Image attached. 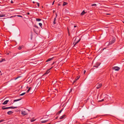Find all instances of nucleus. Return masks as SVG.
Wrapping results in <instances>:
<instances>
[{"label": "nucleus", "mask_w": 124, "mask_h": 124, "mask_svg": "<svg viewBox=\"0 0 124 124\" xmlns=\"http://www.w3.org/2000/svg\"><path fill=\"white\" fill-rule=\"evenodd\" d=\"M22 47L21 46H19V47H18V49L19 50H21L22 49Z\"/></svg>", "instance_id": "obj_27"}, {"label": "nucleus", "mask_w": 124, "mask_h": 124, "mask_svg": "<svg viewBox=\"0 0 124 124\" xmlns=\"http://www.w3.org/2000/svg\"><path fill=\"white\" fill-rule=\"evenodd\" d=\"M86 72V71L85 70H84V74H85V73Z\"/></svg>", "instance_id": "obj_38"}, {"label": "nucleus", "mask_w": 124, "mask_h": 124, "mask_svg": "<svg viewBox=\"0 0 124 124\" xmlns=\"http://www.w3.org/2000/svg\"><path fill=\"white\" fill-rule=\"evenodd\" d=\"M21 99H22V98H20V99H18L14 100V102H15L16 101H19L21 100Z\"/></svg>", "instance_id": "obj_15"}, {"label": "nucleus", "mask_w": 124, "mask_h": 124, "mask_svg": "<svg viewBox=\"0 0 124 124\" xmlns=\"http://www.w3.org/2000/svg\"><path fill=\"white\" fill-rule=\"evenodd\" d=\"M120 68L117 66H115L113 67L112 69L115 70L116 71H118L120 69Z\"/></svg>", "instance_id": "obj_4"}, {"label": "nucleus", "mask_w": 124, "mask_h": 124, "mask_svg": "<svg viewBox=\"0 0 124 124\" xmlns=\"http://www.w3.org/2000/svg\"><path fill=\"white\" fill-rule=\"evenodd\" d=\"M91 6H96L97 5L95 4H91Z\"/></svg>", "instance_id": "obj_21"}, {"label": "nucleus", "mask_w": 124, "mask_h": 124, "mask_svg": "<svg viewBox=\"0 0 124 124\" xmlns=\"http://www.w3.org/2000/svg\"><path fill=\"white\" fill-rule=\"evenodd\" d=\"M11 3H13V1L11 0Z\"/></svg>", "instance_id": "obj_42"}, {"label": "nucleus", "mask_w": 124, "mask_h": 124, "mask_svg": "<svg viewBox=\"0 0 124 124\" xmlns=\"http://www.w3.org/2000/svg\"><path fill=\"white\" fill-rule=\"evenodd\" d=\"M54 2H55V1H54H54H53V3H52V5H53L54 4Z\"/></svg>", "instance_id": "obj_43"}, {"label": "nucleus", "mask_w": 124, "mask_h": 124, "mask_svg": "<svg viewBox=\"0 0 124 124\" xmlns=\"http://www.w3.org/2000/svg\"><path fill=\"white\" fill-rule=\"evenodd\" d=\"M8 101H9V100H6V101H4V102H3L2 104L3 105L7 104Z\"/></svg>", "instance_id": "obj_7"}, {"label": "nucleus", "mask_w": 124, "mask_h": 124, "mask_svg": "<svg viewBox=\"0 0 124 124\" xmlns=\"http://www.w3.org/2000/svg\"><path fill=\"white\" fill-rule=\"evenodd\" d=\"M107 15H110V14H106Z\"/></svg>", "instance_id": "obj_45"}, {"label": "nucleus", "mask_w": 124, "mask_h": 124, "mask_svg": "<svg viewBox=\"0 0 124 124\" xmlns=\"http://www.w3.org/2000/svg\"><path fill=\"white\" fill-rule=\"evenodd\" d=\"M86 12H85L84 10H83L82 12L81 13L80 15L81 16H83L84 15L85 13H86Z\"/></svg>", "instance_id": "obj_10"}, {"label": "nucleus", "mask_w": 124, "mask_h": 124, "mask_svg": "<svg viewBox=\"0 0 124 124\" xmlns=\"http://www.w3.org/2000/svg\"><path fill=\"white\" fill-rule=\"evenodd\" d=\"M41 19L39 18H36V20L37 21H39L41 20Z\"/></svg>", "instance_id": "obj_20"}, {"label": "nucleus", "mask_w": 124, "mask_h": 124, "mask_svg": "<svg viewBox=\"0 0 124 124\" xmlns=\"http://www.w3.org/2000/svg\"><path fill=\"white\" fill-rule=\"evenodd\" d=\"M53 67H52L51 68H50V69H49L47 70L46 72V74H48L49 72H50V70Z\"/></svg>", "instance_id": "obj_13"}, {"label": "nucleus", "mask_w": 124, "mask_h": 124, "mask_svg": "<svg viewBox=\"0 0 124 124\" xmlns=\"http://www.w3.org/2000/svg\"><path fill=\"white\" fill-rule=\"evenodd\" d=\"M72 90V89H71V91Z\"/></svg>", "instance_id": "obj_54"}, {"label": "nucleus", "mask_w": 124, "mask_h": 124, "mask_svg": "<svg viewBox=\"0 0 124 124\" xmlns=\"http://www.w3.org/2000/svg\"><path fill=\"white\" fill-rule=\"evenodd\" d=\"M28 80V79H27V80Z\"/></svg>", "instance_id": "obj_56"}, {"label": "nucleus", "mask_w": 124, "mask_h": 124, "mask_svg": "<svg viewBox=\"0 0 124 124\" xmlns=\"http://www.w3.org/2000/svg\"><path fill=\"white\" fill-rule=\"evenodd\" d=\"M67 3L65 2H64L63 4L62 5L63 6H64L66 5H67Z\"/></svg>", "instance_id": "obj_19"}, {"label": "nucleus", "mask_w": 124, "mask_h": 124, "mask_svg": "<svg viewBox=\"0 0 124 124\" xmlns=\"http://www.w3.org/2000/svg\"><path fill=\"white\" fill-rule=\"evenodd\" d=\"M32 3H35V2H34V1H33Z\"/></svg>", "instance_id": "obj_49"}, {"label": "nucleus", "mask_w": 124, "mask_h": 124, "mask_svg": "<svg viewBox=\"0 0 124 124\" xmlns=\"http://www.w3.org/2000/svg\"><path fill=\"white\" fill-rule=\"evenodd\" d=\"M77 80H76V79L73 82V83H74L76 81H77Z\"/></svg>", "instance_id": "obj_37"}, {"label": "nucleus", "mask_w": 124, "mask_h": 124, "mask_svg": "<svg viewBox=\"0 0 124 124\" xmlns=\"http://www.w3.org/2000/svg\"><path fill=\"white\" fill-rule=\"evenodd\" d=\"M66 115H64L62 116H61L59 118L60 119H61L63 118Z\"/></svg>", "instance_id": "obj_12"}, {"label": "nucleus", "mask_w": 124, "mask_h": 124, "mask_svg": "<svg viewBox=\"0 0 124 124\" xmlns=\"http://www.w3.org/2000/svg\"><path fill=\"white\" fill-rule=\"evenodd\" d=\"M5 59H2L0 61V62H2L3 61H5Z\"/></svg>", "instance_id": "obj_22"}, {"label": "nucleus", "mask_w": 124, "mask_h": 124, "mask_svg": "<svg viewBox=\"0 0 124 124\" xmlns=\"http://www.w3.org/2000/svg\"><path fill=\"white\" fill-rule=\"evenodd\" d=\"M21 114L22 115L24 116L27 115L28 113L26 111L23 110L22 111Z\"/></svg>", "instance_id": "obj_2"}, {"label": "nucleus", "mask_w": 124, "mask_h": 124, "mask_svg": "<svg viewBox=\"0 0 124 124\" xmlns=\"http://www.w3.org/2000/svg\"><path fill=\"white\" fill-rule=\"evenodd\" d=\"M2 109L3 110L8 109V107H5L4 106H3L2 107Z\"/></svg>", "instance_id": "obj_18"}, {"label": "nucleus", "mask_w": 124, "mask_h": 124, "mask_svg": "<svg viewBox=\"0 0 124 124\" xmlns=\"http://www.w3.org/2000/svg\"><path fill=\"white\" fill-rule=\"evenodd\" d=\"M27 14L28 15H30V13L29 12H27Z\"/></svg>", "instance_id": "obj_40"}, {"label": "nucleus", "mask_w": 124, "mask_h": 124, "mask_svg": "<svg viewBox=\"0 0 124 124\" xmlns=\"http://www.w3.org/2000/svg\"><path fill=\"white\" fill-rule=\"evenodd\" d=\"M48 120H44V121H41V123H46V122Z\"/></svg>", "instance_id": "obj_16"}, {"label": "nucleus", "mask_w": 124, "mask_h": 124, "mask_svg": "<svg viewBox=\"0 0 124 124\" xmlns=\"http://www.w3.org/2000/svg\"><path fill=\"white\" fill-rule=\"evenodd\" d=\"M58 118V117L57 116L56 117L55 119H57Z\"/></svg>", "instance_id": "obj_46"}, {"label": "nucleus", "mask_w": 124, "mask_h": 124, "mask_svg": "<svg viewBox=\"0 0 124 124\" xmlns=\"http://www.w3.org/2000/svg\"><path fill=\"white\" fill-rule=\"evenodd\" d=\"M13 112L11 111H9L7 112V114L9 115H10L13 113Z\"/></svg>", "instance_id": "obj_11"}, {"label": "nucleus", "mask_w": 124, "mask_h": 124, "mask_svg": "<svg viewBox=\"0 0 124 124\" xmlns=\"http://www.w3.org/2000/svg\"><path fill=\"white\" fill-rule=\"evenodd\" d=\"M53 13H54L55 12L54 10H53Z\"/></svg>", "instance_id": "obj_51"}, {"label": "nucleus", "mask_w": 124, "mask_h": 124, "mask_svg": "<svg viewBox=\"0 0 124 124\" xmlns=\"http://www.w3.org/2000/svg\"><path fill=\"white\" fill-rule=\"evenodd\" d=\"M55 15H56V17H56L57 16V13H56V14H55Z\"/></svg>", "instance_id": "obj_39"}, {"label": "nucleus", "mask_w": 124, "mask_h": 124, "mask_svg": "<svg viewBox=\"0 0 124 124\" xmlns=\"http://www.w3.org/2000/svg\"><path fill=\"white\" fill-rule=\"evenodd\" d=\"M34 32L36 34H38V33L39 32V29H36L34 28L33 29Z\"/></svg>", "instance_id": "obj_6"}, {"label": "nucleus", "mask_w": 124, "mask_h": 124, "mask_svg": "<svg viewBox=\"0 0 124 124\" xmlns=\"http://www.w3.org/2000/svg\"><path fill=\"white\" fill-rule=\"evenodd\" d=\"M53 23L54 24H55L56 23L55 21H54L53 22Z\"/></svg>", "instance_id": "obj_35"}, {"label": "nucleus", "mask_w": 124, "mask_h": 124, "mask_svg": "<svg viewBox=\"0 0 124 124\" xmlns=\"http://www.w3.org/2000/svg\"><path fill=\"white\" fill-rule=\"evenodd\" d=\"M39 26H40L41 27V26H42V23H39Z\"/></svg>", "instance_id": "obj_29"}, {"label": "nucleus", "mask_w": 124, "mask_h": 124, "mask_svg": "<svg viewBox=\"0 0 124 124\" xmlns=\"http://www.w3.org/2000/svg\"><path fill=\"white\" fill-rule=\"evenodd\" d=\"M17 16L18 17H22V16H21V15H17Z\"/></svg>", "instance_id": "obj_34"}, {"label": "nucleus", "mask_w": 124, "mask_h": 124, "mask_svg": "<svg viewBox=\"0 0 124 124\" xmlns=\"http://www.w3.org/2000/svg\"><path fill=\"white\" fill-rule=\"evenodd\" d=\"M5 15H0V17H1L4 16Z\"/></svg>", "instance_id": "obj_28"}, {"label": "nucleus", "mask_w": 124, "mask_h": 124, "mask_svg": "<svg viewBox=\"0 0 124 124\" xmlns=\"http://www.w3.org/2000/svg\"><path fill=\"white\" fill-rule=\"evenodd\" d=\"M37 4L38 5V6L39 7V3L37 2Z\"/></svg>", "instance_id": "obj_33"}, {"label": "nucleus", "mask_w": 124, "mask_h": 124, "mask_svg": "<svg viewBox=\"0 0 124 124\" xmlns=\"http://www.w3.org/2000/svg\"><path fill=\"white\" fill-rule=\"evenodd\" d=\"M29 88V87L28 86H27V87H26L27 88Z\"/></svg>", "instance_id": "obj_50"}, {"label": "nucleus", "mask_w": 124, "mask_h": 124, "mask_svg": "<svg viewBox=\"0 0 124 124\" xmlns=\"http://www.w3.org/2000/svg\"><path fill=\"white\" fill-rule=\"evenodd\" d=\"M63 109H61L60 111H58L56 113L58 115L60 114L61 112H62V111Z\"/></svg>", "instance_id": "obj_14"}, {"label": "nucleus", "mask_w": 124, "mask_h": 124, "mask_svg": "<svg viewBox=\"0 0 124 124\" xmlns=\"http://www.w3.org/2000/svg\"><path fill=\"white\" fill-rule=\"evenodd\" d=\"M17 107H14V106H12L11 107H8V109L9 108H11V109H14L15 108H17Z\"/></svg>", "instance_id": "obj_8"}, {"label": "nucleus", "mask_w": 124, "mask_h": 124, "mask_svg": "<svg viewBox=\"0 0 124 124\" xmlns=\"http://www.w3.org/2000/svg\"><path fill=\"white\" fill-rule=\"evenodd\" d=\"M4 121V120H0V123H1L2 122Z\"/></svg>", "instance_id": "obj_32"}, {"label": "nucleus", "mask_w": 124, "mask_h": 124, "mask_svg": "<svg viewBox=\"0 0 124 124\" xmlns=\"http://www.w3.org/2000/svg\"><path fill=\"white\" fill-rule=\"evenodd\" d=\"M31 87H30L29 88V89H28V90L26 92L27 93H28L29 91H30L31 89Z\"/></svg>", "instance_id": "obj_23"}, {"label": "nucleus", "mask_w": 124, "mask_h": 124, "mask_svg": "<svg viewBox=\"0 0 124 124\" xmlns=\"http://www.w3.org/2000/svg\"><path fill=\"white\" fill-rule=\"evenodd\" d=\"M123 22L124 23V22L123 21Z\"/></svg>", "instance_id": "obj_53"}, {"label": "nucleus", "mask_w": 124, "mask_h": 124, "mask_svg": "<svg viewBox=\"0 0 124 124\" xmlns=\"http://www.w3.org/2000/svg\"><path fill=\"white\" fill-rule=\"evenodd\" d=\"M102 85V84H97L96 85V88L97 89H99L101 87Z\"/></svg>", "instance_id": "obj_3"}, {"label": "nucleus", "mask_w": 124, "mask_h": 124, "mask_svg": "<svg viewBox=\"0 0 124 124\" xmlns=\"http://www.w3.org/2000/svg\"><path fill=\"white\" fill-rule=\"evenodd\" d=\"M34 27L35 28V29H39L38 27L36 25H35L34 26Z\"/></svg>", "instance_id": "obj_26"}, {"label": "nucleus", "mask_w": 124, "mask_h": 124, "mask_svg": "<svg viewBox=\"0 0 124 124\" xmlns=\"http://www.w3.org/2000/svg\"><path fill=\"white\" fill-rule=\"evenodd\" d=\"M56 17H55L54 18V21H55L56 20Z\"/></svg>", "instance_id": "obj_44"}, {"label": "nucleus", "mask_w": 124, "mask_h": 124, "mask_svg": "<svg viewBox=\"0 0 124 124\" xmlns=\"http://www.w3.org/2000/svg\"><path fill=\"white\" fill-rule=\"evenodd\" d=\"M53 58H51L48 59L46 61V62H47L50 61L53 59Z\"/></svg>", "instance_id": "obj_17"}, {"label": "nucleus", "mask_w": 124, "mask_h": 124, "mask_svg": "<svg viewBox=\"0 0 124 124\" xmlns=\"http://www.w3.org/2000/svg\"><path fill=\"white\" fill-rule=\"evenodd\" d=\"M25 93H22L21 94L19 95L20 96H23V95H24L25 94Z\"/></svg>", "instance_id": "obj_25"}, {"label": "nucleus", "mask_w": 124, "mask_h": 124, "mask_svg": "<svg viewBox=\"0 0 124 124\" xmlns=\"http://www.w3.org/2000/svg\"><path fill=\"white\" fill-rule=\"evenodd\" d=\"M115 38L113 37L111 40L109 42L108 45H111L112 44L114 43L115 41Z\"/></svg>", "instance_id": "obj_1"}, {"label": "nucleus", "mask_w": 124, "mask_h": 124, "mask_svg": "<svg viewBox=\"0 0 124 124\" xmlns=\"http://www.w3.org/2000/svg\"><path fill=\"white\" fill-rule=\"evenodd\" d=\"M17 77L16 78H15V80H16V79H17L18 78H19V77Z\"/></svg>", "instance_id": "obj_36"}, {"label": "nucleus", "mask_w": 124, "mask_h": 124, "mask_svg": "<svg viewBox=\"0 0 124 124\" xmlns=\"http://www.w3.org/2000/svg\"><path fill=\"white\" fill-rule=\"evenodd\" d=\"M104 99H102L101 100L98 101V102H102V101H104Z\"/></svg>", "instance_id": "obj_30"}, {"label": "nucleus", "mask_w": 124, "mask_h": 124, "mask_svg": "<svg viewBox=\"0 0 124 124\" xmlns=\"http://www.w3.org/2000/svg\"><path fill=\"white\" fill-rule=\"evenodd\" d=\"M80 39H79L78 41L76 42H74L73 44H74V46H74L75 45L77 44L80 41Z\"/></svg>", "instance_id": "obj_9"}, {"label": "nucleus", "mask_w": 124, "mask_h": 124, "mask_svg": "<svg viewBox=\"0 0 124 124\" xmlns=\"http://www.w3.org/2000/svg\"><path fill=\"white\" fill-rule=\"evenodd\" d=\"M55 63V62H53V63L52 64V65H53V64H54V63Z\"/></svg>", "instance_id": "obj_41"}, {"label": "nucleus", "mask_w": 124, "mask_h": 124, "mask_svg": "<svg viewBox=\"0 0 124 124\" xmlns=\"http://www.w3.org/2000/svg\"><path fill=\"white\" fill-rule=\"evenodd\" d=\"M77 27V26H76V25H74V27Z\"/></svg>", "instance_id": "obj_47"}, {"label": "nucleus", "mask_w": 124, "mask_h": 124, "mask_svg": "<svg viewBox=\"0 0 124 124\" xmlns=\"http://www.w3.org/2000/svg\"><path fill=\"white\" fill-rule=\"evenodd\" d=\"M80 77L79 76H78L76 78V80H78L79 78Z\"/></svg>", "instance_id": "obj_24"}, {"label": "nucleus", "mask_w": 124, "mask_h": 124, "mask_svg": "<svg viewBox=\"0 0 124 124\" xmlns=\"http://www.w3.org/2000/svg\"><path fill=\"white\" fill-rule=\"evenodd\" d=\"M106 48H104L103 49V50L104 49H105Z\"/></svg>", "instance_id": "obj_48"}, {"label": "nucleus", "mask_w": 124, "mask_h": 124, "mask_svg": "<svg viewBox=\"0 0 124 124\" xmlns=\"http://www.w3.org/2000/svg\"><path fill=\"white\" fill-rule=\"evenodd\" d=\"M101 63L100 62H97L96 64L94 65L93 66L95 67H96L97 68H98V66L100 65Z\"/></svg>", "instance_id": "obj_5"}, {"label": "nucleus", "mask_w": 124, "mask_h": 124, "mask_svg": "<svg viewBox=\"0 0 124 124\" xmlns=\"http://www.w3.org/2000/svg\"><path fill=\"white\" fill-rule=\"evenodd\" d=\"M13 17V16H11V17H10V18H11V17Z\"/></svg>", "instance_id": "obj_52"}, {"label": "nucleus", "mask_w": 124, "mask_h": 124, "mask_svg": "<svg viewBox=\"0 0 124 124\" xmlns=\"http://www.w3.org/2000/svg\"><path fill=\"white\" fill-rule=\"evenodd\" d=\"M35 120H34V119H32L31 120V122H33Z\"/></svg>", "instance_id": "obj_31"}, {"label": "nucleus", "mask_w": 124, "mask_h": 124, "mask_svg": "<svg viewBox=\"0 0 124 124\" xmlns=\"http://www.w3.org/2000/svg\"><path fill=\"white\" fill-rule=\"evenodd\" d=\"M28 82H29V80H28Z\"/></svg>", "instance_id": "obj_55"}]
</instances>
